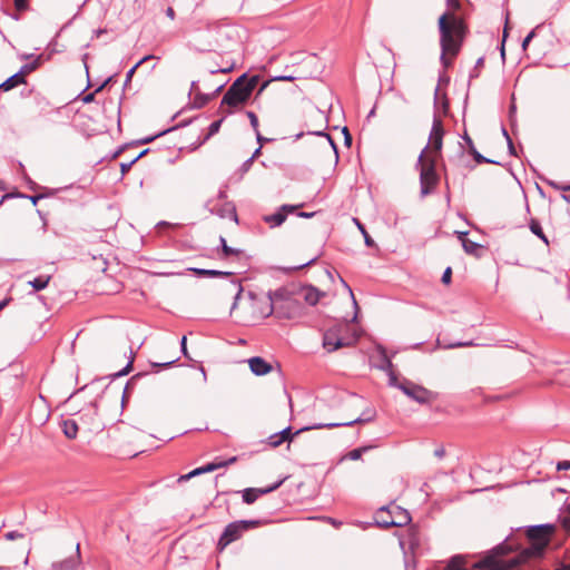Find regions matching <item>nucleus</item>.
<instances>
[{
	"mask_svg": "<svg viewBox=\"0 0 570 570\" xmlns=\"http://www.w3.org/2000/svg\"><path fill=\"white\" fill-rule=\"evenodd\" d=\"M440 33L441 56L440 61L444 68L451 66L452 60L459 55L464 38L466 26L464 20L453 11L443 12L438 20Z\"/></svg>",
	"mask_w": 570,
	"mask_h": 570,
	"instance_id": "1",
	"label": "nucleus"
},
{
	"mask_svg": "<svg viewBox=\"0 0 570 570\" xmlns=\"http://www.w3.org/2000/svg\"><path fill=\"white\" fill-rule=\"evenodd\" d=\"M507 544L500 543L491 553L476 562H470L464 556L456 554L450 558L444 570H511L504 567L502 554Z\"/></svg>",
	"mask_w": 570,
	"mask_h": 570,
	"instance_id": "2",
	"label": "nucleus"
},
{
	"mask_svg": "<svg viewBox=\"0 0 570 570\" xmlns=\"http://www.w3.org/2000/svg\"><path fill=\"white\" fill-rule=\"evenodd\" d=\"M258 81V76H252L250 78L247 77V73L239 76L225 92L220 107L224 105L237 107L238 105L245 104L252 96Z\"/></svg>",
	"mask_w": 570,
	"mask_h": 570,
	"instance_id": "3",
	"label": "nucleus"
},
{
	"mask_svg": "<svg viewBox=\"0 0 570 570\" xmlns=\"http://www.w3.org/2000/svg\"><path fill=\"white\" fill-rule=\"evenodd\" d=\"M411 520L409 511L399 505L382 507L375 514L376 524L384 529L405 527Z\"/></svg>",
	"mask_w": 570,
	"mask_h": 570,
	"instance_id": "4",
	"label": "nucleus"
},
{
	"mask_svg": "<svg viewBox=\"0 0 570 570\" xmlns=\"http://www.w3.org/2000/svg\"><path fill=\"white\" fill-rule=\"evenodd\" d=\"M259 520H239L227 524L218 540V548L223 550L232 542L238 540L242 534L253 528L258 527Z\"/></svg>",
	"mask_w": 570,
	"mask_h": 570,
	"instance_id": "5",
	"label": "nucleus"
},
{
	"mask_svg": "<svg viewBox=\"0 0 570 570\" xmlns=\"http://www.w3.org/2000/svg\"><path fill=\"white\" fill-rule=\"evenodd\" d=\"M348 330L347 324H335L327 328L323 335V347L327 352H334L341 347L352 344L351 340H346L343 333Z\"/></svg>",
	"mask_w": 570,
	"mask_h": 570,
	"instance_id": "6",
	"label": "nucleus"
},
{
	"mask_svg": "<svg viewBox=\"0 0 570 570\" xmlns=\"http://www.w3.org/2000/svg\"><path fill=\"white\" fill-rule=\"evenodd\" d=\"M439 183L436 174V158H429L425 164L421 166L420 170V193L421 197L430 195Z\"/></svg>",
	"mask_w": 570,
	"mask_h": 570,
	"instance_id": "7",
	"label": "nucleus"
},
{
	"mask_svg": "<svg viewBox=\"0 0 570 570\" xmlns=\"http://www.w3.org/2000/svg\"><path fill=\"white\" fill-rule=\"evenodd\" d=\"M392 386L401 390L406 396L420 404H428L434 399L433 393L430 390L409 380H404L403 382H399L397 380L396 385Z\"/></svg>",
	"mask_w": 570,
	"mask_h": 570,
	"instance_id": "8",
	"label": "nucleus"
},
{
	"mask_svg": "<svg viewBox=\"0 0 570 570\" xmlns=\"http://www.w3.org/2000/svg\"><path fill=\"white\" fill-rule=\"evenodd\" d=\"M283 481L284 480H279L266 488H246V489H244L243 491H240L243 502L246 504L255 503L259 497L268 494V493L277 490L283 484Z\"/></svg>",
	"mask_w": 570,
	"mask_h": 570,
	"instance_id": "9",
	"label": "nucleus"
},
{
	"mask_svg": "<svg viewBox=\"0 0 570 570\" xmlns=\"http://www.w3.org/2000/svg\"><path fill=\"white\" fill-rule=\"evenodd\" d=\"M375 415H376V412L374 409H366L365 411H363V413L358 417H356L352 421L340 422V423H318L315 425V428L333 429V428H338V426H352V425L358 424V423L371 422L374 420Z\"/></svg>",
	"mask_w": 570,
	"mask_h": 570,
	"instance_id": "10",
	"label": "nucleus"
},
{
	"mask_svg": "<svg viewBox=\"0 0 570 570\" xmlns=\"http://www.w3.org/2000/svg\"><path fill=\"white\" fill-rule=\"evenodd\" d=\"M297 206L295 205H283L279 209L271 215H265L263 220L269 225L271 228L281 226L287 218L288 213H293Z\"/></svg>",
	"mask_w": 570,
	"mask_h": 570,
	"instance_id": "11",
	"label": "nucleus"
},
{
	"mask_svg": "<svg viewBox=\"0 0 570 570\" xmlns=\"http://www.w3.org/2000/svg\"><path fill=\"white\" fill-rule=\"evenodd\" d=\"M443 126L440 117L434 115L432 129L430 134V141L432 144V151H435V154H440L443 145Z\"/></svg>",
	"mask_w": 570,
	"mask_h": 570,
	"instance_id": "12",
	"label": "nucleus"
},
{
	"mask_svg": "<svg viewBox=\"0 0 570 570\" xmlns=\"http://www.w3.org/2000/svg\"><path fill=\"white\" fill-rule=\"evenodd\" d=\"M80 560V544L78 543L76 547V556L69 557L61 561L53 562L51 564V570H78Z\"/></svg>",
	"mask_w": 570,
	"mask_h": 570,
	"instance_id": "13",
	"label": "nucleus"
},
{
	"mask_svg": "<svg viewBox=\"0 0 570 570\" xmlns=\"http://www.w3.org/2000/svg\"><path fill=\"white\" fill-rule=\"evenodd\" d=\"M247 362L252 373L256 376L266 375L273 370L272 364L261 356L250 357Z\"/></svg>",
	"mask_w": 570,
	"mask_h": 570,
	"instance_id": "14",
	"label": "nucleus"
},
{
	"mask_svg": "<svg viewBox=\"0 0 570 570\" xmlns=\"http://www.w3.org/2000/svg\"><path fill=\"white\" fill-rule=\"evenodd\" d=\"M381 358H382V364L379 366L380 370L386 372L387 376H389V384L392 386V385H396V381H397V376L394 372V365L391 361V358L386 355V352L385 350H381Z\"/></svg>",
	"mask_w": 570,
	"mask_h": 570,
	"instance_id": "15",
	"label": "nucleus"
},
{
	"mask_svg": "<svg viewBox=\"0 0 570 570\" xmlns=\"http://www.w3.org/2000/svg\"><path fill=\"white\" fill-rule=\"evenodd\" d=\"M463 140L465 141L468 148H469V153L470 155L473 157V159L478 163V164H499L498 161L495 160H492L490 158H487L485 156H483L482 154H480L474 144H473V140L471 139V137L464 132L463 135Z\"/></svg>",
	"mask_w": 570,
	"mask_h": 570,
	"instance_id": "16",
	"label": "nucleus"
},
{
	"mask_svg": "<svg viewBox=\"0 0 570 570\" xmlns=\"http://www.w3.org/2000/svg\"><path fill=\"white\" fill-rule=\"evenodd\" d=\"M22 83H26V77L21 76V72H16L0 83V91L7 92Z\"/></svg>",
	"mask_w": 570,
	"mask_h": 570,
	"instance_id": "17",
	"label": "nucleus"
},
{
	"mask_svg": "<svg viewBox=\"0 0 570 570\" xmlns=\"http://www.w3.org/2000/svg\"><path fill=\"white\" fill-rule=\"evenodd\" d=\"M198 277H229L233 276V272H224L217 269H205V268H189Z\"/></svg>",
	"mask_w": 570,
	"mask_h": 570,
	"instance_id": "18",
	"label": "nucleus"
},
{
	"mask_svg": "<svg viewBox=\"0 0 570 570\" xmlns=\"http://www.w3.org/2000/svg\"><path fill=\"white\" fill-rule=\"evenodd\" d=\"M302 295L307 304L314 306L320 302V298L323 295V293H321L317 288L313 286H306L302 289Z\"/></svg>",
	"mask_w": 570,
	"mask_h": 570,
	"instance_id": "19",
	"label": "nucleus"
},
{
	"mask_svg": "<svg viewBox=\"0 0 570 570\" xmlns=\"http://www.w3.org/2000/svg\"><path fill=\"white\" fill-rule=\"evenodd\" d=\"M61 429L66 438L73 440L77 438L79 426L73 419H66L61 422Z\"/></svg>",
	"mask_w": 570,
	"mask_h": 570,
	"instance_id": "20",
	"label": "nucleus"
},
{
	"mask_svg": "<svg viewBox=\"0 0 570 570\" xmlns=\"http://www.w3.org/2000/svg\"><path fill=\"white\" fill-rule=\"evenodd\" d=\"M216 214L220 218H230L236 223L238 222L236 208L233 203H225L216 210Z\"/></svg>",
	"mask_w": 570,
	"mask_h": 570,
	"instance_id": "21",
	"label": "nucleus"
},
{
	"mask_svg": "<svg viewBox=\"0 0 570 570\" xmlns=\"http://www.w3.org/2000/svg\"><path fill=\"white\" fill-rule=\"evenodd\" d=\"M50 279L51 275H39L29 281L28 284L32 286L33 291L38 292L45 289L49 285Z\"/></svg>",
	"mask_w": 570,
	"mask_h": 570,
	"instance_id": "22",
	"label": "nucleus"
},
{
	"mask_svg": "<svg viewBox=\"0 0 570 570\" xmlns=\"http://www.w3.org/2000/svg\"><path fill=\"white\" fill-rule=\"evenodd\" d=\"M316 424L314 425H311V426H305V428H302L297 431H295L294 433L292 432V428L291 426H286L285 429H283L282 431H279V435L282 436V439L285 441H292L294 436L298 435L299 433L304 432V431H308V430H313V429H316L315 428Z\"/></svg>",
	"mask_w": 570,
	"mask_h": 570,
	"instance_id": "23",
	"label": "nucleus"
},
{
	"mask_svg": "<svg viewBox=\"0 0 570 570\" xmlns=\"http://www.w3.org/2000/svg\"><path fill=\"white\" fill-rule=\"evenodd\" d=\"M529 228H530L531 233L534 234L535 236H538L546 245L549 244V240H548L546 234L543 233L540 223L535 218L530 219Z\"/></svg>",
	"mask_w": 570,
	"mask_h": 570,
	"instance_id": "24",
	"label": "nucleus"
},
{
	"mask_svg": "<svg viewBox=\"0 0 570 570\" xmlns=\"http://www.w3.org/2000/svg\"><path fill=\"white\" fill-rule=\"evenodd\" d=\"M219 243H220V247H222V252H223V257L224 258H227V257L233 256V255L238 256V255H240L243 253L242 249L233 248L229 245H227L226 238L223 237V236L219 237Z\"/></svg>",
	"mask_w": 570,
	"mask_h": 570,
	"instance_id": "25",
	"label": "nucleus"
},
{
	"mask_svg": "<svg viewBox=\"0 0 570 570\" xmlns=\"http://www.w3.org/2000/svg\"><path fill=\"white\" fill-rule=\"evenodd\" d=\"M407 543L410 548L413 550L420 546V535L419 531L414 528H410L407 530V537H406Z\"/></svg>",
	"mask_w": 570,
	"mask_h": 570,
	"instance_id": "26",
	"label": "nucleus"
},
{
	"mask_svg": "<svg viewBox=\"0 0 570 570\" xmlns=\"http://www.w3.org/2000/svg\"><path fill=\"white\" fill-rule=\"evenodd\" d=\"M213 99V95H209V94H203V92H197L195 95V99H194V106L196 108H203L205 105H207L210 100Z\"/></svg>",
	"mask_w": 570,
	"mask_h": 570,
	"instance_id": "27",
	"label": "nucleus"
},
{
	"mask_svg": "<svg viewBox=\"0 0 570 570\" xmlns=\"http://www.w3.org/2000/svg\"><path fill=\"white\" fill-rule=\"evenodd\" d=\"M463 249L466 254L476 255L478 250L480 249V244L472 242L468 238H463Z\"/></svg>",
	"mask_w": 570,
	"mask_h": 570,
	"instance_id": "28",
	"label": "nucleus"
},
{
	"mask_svg": "<svg viewBox=\"0 0 570 570\" xmlns=\"http://www.w3.org/2000/svg\"><path fill=\"white\" fill-rule=\"evenodd\" d=\"M151 58H154V56L149 55V56H145V57H142L139 61H137V62L135 63V66H134V67H131V68L127 71V73H126V79H125V85H127L129 81H131V78H132V76H134L135 71L137 70V68H138L139 66H141L145 61H147V60H149V59H151Z\"/></svg>",
	"mask_w": 570,
	"mask_h": 570,
	"instance_id": "29",
	"label": "nucleus"
},
{
	"mask_svg": "<svg viewBox=\"0 0 570 570\" xmlns=\"http://www.w3.org/2000/svg\"><path fill=\"white\" fill-rule=\"evenodd\" d=\"M45 189V193H41V194H38V195H30V196H26V195H20V197H26L28 198L33 205H37L38 202L40 199H43L46 197H49L51 195H53L56 193V190H50V189H47V188H43Z\"/></svg>",
	"mask_w": 570,
	"mask_h": 570,
	"instance_id": "30",
	"label": "nucleus"
},
{
	"mask_svg": "<svg viewBox=\"0 0 570 570\" xmlns=\"http://www.w3.org/2000/svg\"><path fill=\"white\" fill-rule=\"evenodd\" d=\"M429 146H425L424 149L421 151L416 167L421 169V166L428 161L429 158H436L439 154H435V151H432L430 154H426Z\"/></svg>",
	"mask_w": 570,
	"mask_h": 570,
	"instance_id": "31",
	"label": "nucleus"
},
{
	"mask_svg": "<svg viewBox=\"0 0 570 570\" xmlns=\"http://www.w3.org/2000/svg\"><path fill=\"white\" fill-rule=\"evenodd\" d=\"M355 224L357 225L358 229L361 230L362 235L364 236V243L367 247L375 246L374 239L367 234L365 227L363 224L360 223L357 218H354Z\"/></svg>",
	"mask_w": 570,
	"mask_h": 570,
	"instance_id": "32",
	"label": "nucleus"
},
{
	"mask_svg": "<svg viewBox=\"0 0 570 570\" xmlns=\"http://www.w3.org/2000/svg\"><path fill=\"white\" fill-rule=\"evenodd\" d=\"M132 363H134V352L130 351V358H129L127 365L119 372L111 374L110 377L114 380L116 377L127 375L132 368Z\"/></svg>",
	"mask_w": 570,
	"mask_h": 570,
	"instance_id": "33",
	"label": "nucleus"
},
{
	"mask_svg": "<svg viewBox=\"0 0 570 570\" xmlns=\"http://www.w3.org/2000/svg\"><path fill=\"white\" fill-rule=\"evenodd\" d=\"M224 119H225V117H222L220 119L215 120L209 125L208 132L205 137V140H207L209 137L214 136L215 134H217L219 131V128H220Z\"/></svg>",
	"mask_w": 570,
	"mask_h": 570,
	"instance_id": "34",
	"label": "nucleus"
},
{
	"mask_svg": "<svg viewBox=\"0 0 570 570\" xmlns=\"http://www.w3.org/2000/svg\"><path fill=\"white\" fill-rule=\"evenodd\" d=\"M177 127L178 126H174V127L164 129V130L159 131L158 134H156L154 136L145 137V138L139 140V144H149V142L154 141L156 138L161 137V136L166 135L167 132L175 130Z\"/></svg>",
	"mask_w": 570,
	"mask_h": 570,
	"instance_id": "35",
	"label": "nucleus"
},
{
	"mask_svg": "<svg viewBox=\"0 0 570 570\" xmlns=\"http://www.w3.org/2000/svg\"><path fill=\"white\" fill-rule=\"evenodd\" d=\"M40 57H38L32 62L23 65L18 72H21V76H24L26 73H29L33 70H36L39 67Z\"/></svg>",
	"mask_w": 570,
	"mask_h": 570,
	"instance_id": "36",
	"label": "nucleus"
},
{
	"mask_svg": "<svg viewBox=\"0 0 570 570\" xmlns=\"http://www.w3.org/2000/svg\"><path fill=\"white\" fill-rule=\"evenodd\" d=\"M204 473H205V469L203 466L196 468L193 471H190L189 473L180 475L178 479V482L188 481L189 479L200 475V474H204Z\"/></svg>",
	"mask_w": 570,
	"mask_h": 570,
	"instance_id": "37",
	"label": "nucleus"
},
{
	"mask_svg": "<svg viewBox=\"0 0 570 570\" xmlns=\"http://www.w3.org/2000/svg\"><path fill=\"white\" fill-rule=\"evenodd\" d=\"M370 448L368 446H362V448H357V449H353L352 451H350L347 453V458L352 461H356L358 459H361L362 454L364 452H366Z\"/></svg>",
	"mask_w": 570,
	"mask_h": 570,
	"instance_id": "38",
	"label": "nucleus"
},
{
	"mask_svg": "<svg viewBox=\"0 0 570 570\" xmlns=\"http://www.w3.org/2000/svg\"><path fill=\"white\" fill-rule=\"evenodd\" d=\"M144 375H146V373H138L136 375H134L129 381L128 383L126 384L125 389H124V392H122V403L126 401L127 396H128V390L130 389V386L137 381L139 380L140 377H142Z\"/></svg>",
	"mask_w": 570,
	"mask_h": 570,
	"instance_id": "39",
	"label": "nucleus"
},
{
	"mask_svg": "<svg viewBox=\"0 0 570 570\" xmlns=\"http://www.w3.org/2000/svg\"><path fill=\"white\" fill-rule=\"evenodd\" d=\"M267 443L272 446V448H277L282 443H284V440L282 439V436L279 435V433H274L272 434L268 439H267Z\"/></svg>",
	"mask_w": 570,
	"mask_h": 570,
	"instance_id": "40",
	"label": "nucleus"
},
{
	"mask_svg": "<svg viewBox=\"0 0 570 570\" xmlns=\"http://www.w3.org/2000/svg\"><path fill=\"white\" fill-rule=\"evenodd\" d=\"M203 468L205 469V473H209L217 469L225 468V463H220V461H214L203 465Z\"/></svg>",
	"mask_w": 570,
	"mask_h": 570,
	"instance_id": "41",
	"label": "nucleus"
},
{
	"mask_svg": "<svg viewBox=\"0 0 570 570\" xmlns=\"http://www.w3.org/2000/svg\"><path fill=\"white\" fill-rule=\"evenodd\" d=\"M178 361V358H174L171 361H167V362H164V363H157V362H153L151 363V367L153 368H156V371L158 372L159 370L161 368H168L170 367L171 365H174L176 362Z\"/></svg>",
	"mask_w": 570,
	"mask_h": 570,
	"instance_id": "42",
	"label": "nucleus"
},
{
	"mask_svg": "<svg viewBox=\"0 0 570 570\" xmlns=\"http://www.w3.org/2000/svg\"><path fill=\"white\" fill-rule=\"evenodd\" d=\"M539 28H540V26H537V27H535L534 29H532V30L527 35V37L523 39L522 45H521L523 50H527V48H528V46H529L530 41L535 37L537 29H539Z\"/></svg>",
	"mask_w": 570,
	"mask_h": 570,
	"instance_id": "43",
	"label": "nucleus"
},
{
	"mask_svg": "<svg viewBox=\"0 0 570 570\" xmlns=\"http://www.w3.org/2000/svg\"><path fill=\"white\" fill-rule=\"evenodd\" d=\"M246 116L249 119L250 126L254 129V131L258 130V118L254 111H246Z\"/></svg>",
	"mask_w": 570,
	"mask_h": 570,
	"instance_id": "44",
	"label": "nucleus"
},
{
	"mask_svg": "<svg viewBox=\"0 0 570 570\" xmlns=\"http://www.w3.org/2000/svg\"><path fill=\"white\" fill-rule=\"evenodd\" d=\"M274 312V306H273V298L271 296V294L268 295L267 299H266V308L264 311H262V314L267 317L269 315H272Z\"/></svg>",
	"mask_w": 570,
	"mask_h": 570,
	"instance_id": "45",
	"label": "nucleus"
},
{
	"mask_svg": "<svg viewBox=\"0 0 570 570\" xmlns=\"http://www.w3.org/2000/svg\"><path fill=\"white\" fill-rule=\"evenodd\" d=\"M483 65H484V58H483V57H480V58L476 60L475 66H474L473 70H472V71H471V73H470V78H475V77H478V76H479L478 70H479L480 68H482V67H483Z\"/></svg>",
	"mask_w": 570,
	"mask_h": 570,
	"instance_id": "46",
	"label": "nucleus"
},
{
	"mask_svg": "<svg viewBox=\"0 0 570 570\" xmlns=\"http://www.w3.org/2000/svg\"><path fill=\"white\" fill-rule=\"evenodd\" d=\"M233 284L237 288V292H236L235 297H234V304H233V307H232V308H235L236 305H237V301L239 299V297H240V295L243 293V287H242L240 283L238 281H234Z\"/></svg>",
	"mask_w": 570,
	"mask_h": 570,
	"instance_id": "47",
	"label": "nucleus"
},
{
	"mask_svg": "<svg viewBox=\"0 0 570 570\" xmlns=\"http://www.w3.org/2000/svg\"><path fill=\"white\" fill-rule=\"evenodd\" d=\"M104 88V85L99 86L94 92H89L82 97V101L85 104H89L94 101L96 92L100 91Z\"/></svg>",
	"mask_w": 570,
	"mask_h": 570,
	"instance_id": "48",
	"label": "nucleus"
},
{
	"mask_svg": "<svg viewBox=\"0 0 570 570\" xmlns=\"http://www.w3.org/2000/svg\"><path fill=\"white\" fill-rule=\"evenodd\" d=\"M446 4H448V8H449L448 11L455 12L456 10H459L461 8V3H460L459 0H446Z\"/></svg>",
	"mask_w": 570,
	"mask_h": 570,
	"instance_id": "49",
	"label": "nucleus"
},
{
	"mask_svg": "<svg viewBox=\"0 0 570 570\" xmlns=\"http://www.w3.org/2000/svg\"><path fill=\"white\" fill-rule=\"evenodd\" d=\"M451 277H452V269H451V267H446L445 271L442 274L441 281H442L443 284H450L451 283Z\"/></svg>",
	"mask_w": 570,
	"mask_h": 570,
	"instance_id": "50",
	"label": "nucleus"
},
{
	"mask_svg": "<svg viewBox=\"0 0 570 570\" xmlns=\"http://www.w3.org/2000/svg\"><path fill=\"white\" fill-rule=\"evenodd\" d=\"M4 537L7 540H16V539H21L24 535H23V533L18 532V531H9L4 534Z\"/></svg>",
	"mask_w": 570,
	"mask_h": 570,
	"instance_id": "51",
	"label": "nucleus"
},
{
	"mask_svg": "<svg viewBox=\"0 0 570 570\" xmlns=\"http://www.w3.org/2000/svg\"><path fill=\"white\" fill-rule=\"evenodd\" d=\"M549 184H550L551 187H553L557 190H562V191H569L570 190V184L562 185V184L554 183V181H550Z\"/></svg>",
	"mask_w": 570,
	"mask_h": 570,
	"instance_id": "52",
	"label": "nucleus"
},
{
	"mask_svg": "<svg viewBox=\"0 0 570 570\" xmlns=\"http://www.w3.org/2000/svg\"><path fill=\"white\" fill-rule=\"evenodd\" d=\"M136 163V159H131L130 161L128 163H121L120 164V171L122 175H125L126 173L129 171V169L131 168V166Z\"/></svg>",
	"mask_w": 570,
	"mask_h": 570,
	"instance_id": "53",
	"label": "nucleus"
},
{
	"mask_svg": "<svg viewBox=\"0 0 570 570\" xmlns=\"http://www.w3.org/2000/svg\"><path fill=\"white\" fill-rule=\"evenodd\" d=\"M14 7L19 11H23L28 8V0H14Z\"/></svg>",
	"mask_w": 570,
	"mask_h": 570,
	"instance_id": "54",
	"label": "nucleus"
},
{
	"mask_svg": "<svg viewBox=\"0 0 570 570\" xmlns=\"http://www.w3.org/2000/svg\"><path fill=\"white\" fill-rule=\"evenodd\" d=\"M558 471L570 470V461H559L556 465Z\"/></svg>",
	"mask_w": 570,
	"mask_h": 570,
	"instance_id": "55",
	"label": "nucleus"
},
{
	"mask_svg": "<svg viewBox=\"0 0 570 570\" xmlns=\"http://www.w3.org/2000/svg\"><path fill=\"white\" fill-rule=\"evenodd\" d=\"M252 165H253V160H252V159H249V158H248V159H246V160L242 164V166H240V168H239L240 173H242V174L247 173V171L250 169Z\"/></svg>",
	"mask_w": 570,
	"mask_h": 570,
	"instance_id": "56",
	"label": "nucleus"
},
{
	"mask_svg": "<svg viewBox=\"0 0 570 570\" xmlns=\"http://www.w3.org/2000/svg\"><path fill=\"white\" fill-rule=\"evenodd\" d=\"M474 345L472 341L470 342H455L448 345L449 348L463 347Z\"/></svg>",
	"mask_w": 570,
	"mask_h": 570,
	"instance_id": "57",
	"label": "nucleus"
},
{
	"mask_svg": "<svg viewBox=\"0 0 570 570\" xmlns=\"http://www.w3.org/2000/svg\"><path fill=\"white\" fill-rule=\"evenodd\" d=\"M342 132H343V135H344V142H345V145H346V146H351V144H352V136H351V134H350V131H348L347 127H344V128L342 129Z\"/></svg>",
	"mask_w": 570,
	"mask_h": 570,
	"instance_id": "58",
	"label": "nucleus"
},
{
	"mask_svg": "<svg viewBox=\"0 0 570 570\" xmlns=\"http://www.w3.org/2000/svg\"><path fill=\"white\" fill-rule=\"evenodd\" d=\"M507 37H508V28L505 26L504 30H503V40H502V43H501V47H500V52H501V57H502L503 60L505 58L504 41H505Z\"/></svg>",
	"mask_w": 570,
	"mask_h": 570,
	"instance_id": "59",
	"label": "nucleus"
},
{
	"mask_svg": "<svg viewBox=\"0 0 570 570\" xmlns=\"http://www.w3.org/2000/svg\"><path fill=\"white\" fill-rule=\"evenodd\" d=\"M326 139L328 140L330 142V146L333 148L334 150V154H335V159L336 161L338 160V151H337V146L334 141V139L330 136V135H326Z\"/></svg>",
	"mask_w": 570,
	"mask_h": 570,
	"instance_id": "60",
	"label": "nucleus"
},
{
	"mask_svg": "<svg viewBox=\"0 0 570 570\" xmlns=\"http://www.w3.org/2000/svg\"><path fill=\"white\" fill-rule=\"evenodd\" d=\"M255 132H256V140L259 144V146H263L264 142H267V141L272 140L269 138L263 137L262 134L259 132V130H257Z\"/></svg>",
	"mask_w": 570,
	"mask_h": 570,
	"instance_id": "61",
	"label": "nucleus"
},
{
	"mask_svg": "<svg viewBox=\"0 0 570 570\" xmlns=\"http://www.w3.org/2000/svg\"><path fill=\"white\" fill-rule=\"evenodd\" d=\"M295 77L293 76H276L273 78L274 81H292Z\"/></svg>",
	"mask_w": 570,
	"mask_h": 570,
	"instance_id": "62",
	"label": "nucleus"
},
{
	"mask_svg": "<svg viewBox=\"0 0 570 570\" xmlns=\"http://www.w3.org/2000/svg\"><path fill=\"white\" fill-rule=\"evenodd\" d=\"M434 455L438 458V459H443L444 455H445V449L443 446H440L438 449L434 450Z\"/></svg>",
	"mask_w": 570,
	"mask_h": 570,
	"instance_id": "63",
	"label": "nucleus"
},
{
	"mask_svg": "<svg viewBox=\"0 0 570 570\" xmlns=\"http://www.w3.org/2000/svg\"><path fill=\"white\" fill-rule=\"evenodd\" d=\"M186 342H187V337H186V336H183V337H181V340H180V348H181V353H183L185 356H188L187 347H186Z\"/></svg>",
	"mask_w": 570,
	"mask_h": 570,
	"instance_id": "64",
	"label": "nucleus"
}]
</instances>
